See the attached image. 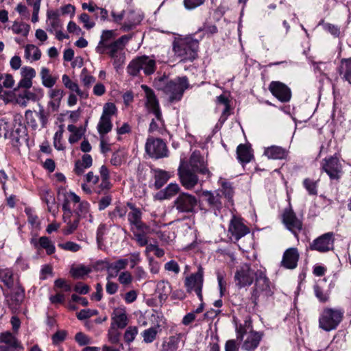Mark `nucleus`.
<instances>
[{"label": "nucleus", "mask_w": 351, "mask_h": 351, "mask_svg": "<svg viewBox=\"0 0 351 351\" xmlns=\"http://www.w3.org/2000/svg\"><path fill=\"white\" fill-rule=\"evenodd\" d=\"M127 213V209L125 207L116 206L113 211L110 213L109 215L111 219L117 218H123Z\"/></svg>", "instance_id": "obj_61"}, {"label": "nucleus", "mask_w": 351, "mask_h": 351, "mask_svg": "<svg viewBox=\"0 0 351 351\" xmlns=\"http://www.w3.org/2000/svg\"><path fill=\"white\" fill-rule=\"evenodd\" d=\"M272 294V287L269 278L266 276L265 271L258 269L250 300L254 305H257L258 302L267 300Z\"/></svg>", "instance_id": "obj_3"}, {"label": "nucleus", "mask_w": 351, "mask_h": 351, "mask_svg": "<svg viewBox=\"0 0 351 351\" xmlns=\"http://www.w3.org/2000/svg\"><path fill=\"white\" fill-rule=\"evenodd\" d=\"M29 25L24 23H14L12 25V31L17 34L27 36L29 31Z\"/></svg>", "instance_id": "obj_52"}, {"label": "nucleus", "mask_w": 351, "mask_h": 351, "mask_svg": "<svg viewBox=\"0 0 351 351\" xmlns=\"http://www.w3.org/2000/svg\"><path fill=\"white\" fill-rule=\"evenodd\" d=\"M154 116L155 119H152L148 131L150 133H158L163 135L166 132V128L162 115L158 113Z\"/></svg>", "instance_id": "obj_27"}, {"label": "nucleus", "mask_w": 351, "mask_h": 351, "mask_svg": "<svg viewBox=\"0 0 351 351\" xmlns=\"http://www.w3.org/2000/svg\"><path fill=\"white\" fill-rule=\"evenodd\" d=\"M204 283V271L203 269L199 267L196 273L192 274L186 277L184 280V286L187 292L191 293L195 291L199 300L202 302V287Z\"/></svg>", "instance_id": "obj_7"}, {"label": "nucleus", "mask_w": 351, "mask_h": 351, "mask_svg": "<svg viewBox=\"0 0 351 351\" xmlns=\"http://www.w3.org/2000/svg\"><path fill=\"white\" fill-rule=\"evenodd\" d=\"M313 291L315 297L320 302L325 303L328 301L330 295L328 291H326L321 286L316 284L313 286Z\"/></svg>", "instance_id": "obj_49"}, {"label": "nucleus", "mask_w": 351, "mask_h": 351, "mask_svg": "<svg viewBox=\"0 0 351 351\" xmlns=\"http://www.w3.org/2000/svg\"><path fill=\"white\" fill-rule=\"evenodd\" d=\"M0 280L8 288L11 289L14 284L12 271L8 268L0 269Z\"/></svg>", "instance_id": "obj_41"}, {"label": "nucleus", "mask_w": 351, "mask_h": 351, "mask_svg": "<svg viewBox=\"0 0 351 351\" xmlns=\"http://www.w3.org/2000/svg\"><path fill=\"white\" fill-rule=\"evenodd\" d=\"M0 136H3L5 138H12L15 139L16 142L19 141V138L15 136L12 132L10 131V125L8 123L3 120H0Z\"/></svg>", "instance_id": "obj_47"}, {"label": "nucleus", "mask_w": 351, "mask_h": 351, "mask_svg": "<svg viewBox=\"0 0 351 351\" xmlns=\"http://www.w3.org/2000/svg\"><path fill=\"white\" fill-rule=\"evenodd\" d=\"M258 270L252 269L249 264L241 265L235 271L234 282L239 289L250 286L256 280Z\"/></svg>", "instance_id": "obj_5"}, {"label": "nucleus", "mask_w": 351, "mask_h": 351, "mask_svg": "<svg viewBox=\"0 0 351 351\" xmlns=\"http://www.w3.org/2000/svg\"><path fill=\"white\" fill-rule=\"evenodd\" d=\"M343 313V311L340 309L330 308L324 309L319 319L320 328L326 331L335 329L341 322Z\"/></svg>", "instance_id": "obj_4"}, {"label": "nucleus", "mask_w": 351, "mask_h": 351, "mask_svg": "<svg viewBox=\"0 0 351 351\" xmlns=\"http://www.w3.org/2000/svg\"><path fill=\"white\" fill-rule=\"evenodd\" d=\"M138 333V329L135 326H130L124 333V339L128 343L132 342Z\"/></svg>", "instance_id": "obj_57"}, {"label": "nucleus", "mask_w": 351, "mask_h": 351, "mask_svg": "<svg viewBox=\"0 0 351 351\" xmlns=\"http://www.w3.org/2000/svg\"><path fill=\"white\" fill-rule=\"evenodd\" d=\"M128 324V317L125 310L116 309L114 311L112 325L117 328H123Z\"/></svg>", "instance_id": "obj_34"}, {"label": "nucleus", "mask_w": 351, "mask_h": 351, "mask_svg": "<svg viewBox=\"0 0 351 351\" xmlns=\"http://www.w3.org/2000/svg\"><path fill=\"white\" fill-rule=\"evenodd\" d=\"M282 221L286 227L294 234L302 228V221L296 217L295 213L291 208H286L282 215Z\"/></svg>", "instance_id": "obj_16"}, {"label": "nucleus", "mask_w": 351, "mask_h": 351, "mask_svg": "<svg viewBox=\"0 0 351 351\" xmlns=\"http://www.w3.org/2000/svg\"><path fill=\"white\" fill-rule=\"evenodd\" d=\"M203 201L206 202L210 209L214 211L215 215H218L221 209L223 208V203L221 202V195L217 191H204L202 193Z\"/></svg>", "instance_id": "obj_17"}, {"label": "nucleus", "mask_w": 351, "mask_h": 351, "mask_svg": "<svg viewBox=\"0 0 351 351\" xmlns=\"http://www.w3.org/2000/svg\"><path fill=\"white\" fill-rule=\"evenodd\" d=\"M299 257L300 254L298 249L290 247L284 252L281 264L287 269H295L298 265Z\"/></svg>", "instance_id": "obj_19"}, {"label": "nucleus", "mask_w": 351, "mask_h": 351, "mask_svg": "<svg viewBox=\"0 0 351 351\" xmlns=\"http://www.w3.org/2000/svg\"><path fill=\"white\" fill-rule=\"evenodd\" d=\"M146 153L155 159H159L168 156V149L165 143L160 138L149 137L145 146Z\"/></svg>", "instance_id": "obj_6"}, {"label": "nucleus", "mask_w": 351, "mask_h": 351, "mask_svg": "<svg viewBox=\"0 0 351 351\" xmlns=\"http://www.w3.org/2000/svg\"><path fill=\"white\" fill-rule=\"evenodd\" d=\"M90 272V269L85 266H80L72 268L71 270V275L75 278H80Z\"/></svg>", "instance_id": "obj_54"}, {"label": "nucleus", "mask_w": 351, "mask_h": 351, "mask_svg": "<svg viewBox=\"0 0 351 351\" xmlns=\"http://www.w3.org/2000/svg\"><path fill=\"white\" fill-rule=\"evenodd\" d=\"M128 263L129 261L126 258H121L113 263H108L106 267L108 272L107 279L117 276L119 271L126 268Z\"/></svg>", "instance_id": "obj_25"}, {"label": "nucleus", "mask_w": 351, "mask_h": 351, "mask_svg": "<svg viewBox=\"0 0 351 351\" xmlns=\"http://www.w3.org/2000/svg\"><path fill=\"white\" fill-rule=\"evenodd\" d=\"M72 216L73 215H63V221L66 224L62 230L63 234L65 235H69L74 232L79 226L80 218L75 217V218L72 219Z\"/></svg>", "instance_id": "obj_35"}, {"label": "nucleus", "mask_w": 351, "mask_h": 351, "mask_svg": "<svg viewBox=\"0 0 351 351\" xmlns=\"http://www.w3.org/2000/svg\"><path fill=\"white\" fill-rule=\"evenodd\" d=\"M93 164V158L89 154H84L82 157V160H78L75 162L74 171L77 175H82L81 169L80 165H84V167H90Z\"/></svg>", "instance_id": "obj_43"}, {"label": "nucleus", "mask_w": 351, "mask_h": 351, "mask_svg": "<svg viewBox=\"0 0 351 351\" xmlns=\"http://www.w3.org/2000/svg\"><path fill=\"white\" fill-rule=\"evenodd\" d=\"M25 118L27 124L32 130H36L38 128L36 111L27 110L25 112Z\"/></svg>", "instance_id": "obj_46"}, {"label": "nucleus", "mask_w": 351, "mask_h": 351, "mask_svg": "<svg viewBox=\"0 0 351 351\" xmlns=\"http://www.w3.org/2000/svg\"><path fill=\"white\" fill-rule=\"evenodd\" d=\"M338 72L343 81L351 84V58H343L341 60Z\"/></svg>", "instance_id": "obj_28"}, {"label": "nucleus", "mask_w": 351, "mask_h": 351, "mask_svg": "<svg viewBox=\"0 0 351 351\" xmlns=\"http://www.w3.org/2000/svg\"><path fill=\"white\" fill-rule=\"evenodd\" d=\"M37 119H39L42 128H46L49 120L50 110H45L44 107L39 105L38 111H36Z\"/></svg>", "instance_id": "obj_42"}, {"label": "nucleus", "mask_w": 351, "mask_h": 351, "mask_svg": "<svg viewBox=\"0 0 351 351\" xmlns=\"http://www.w3.org/2000/svg\"><path fill=\"white\" fill-rule=\"evenodd\" d=\"M80 79L84 86L88 88L95 82V77L88 74L86 69H83L80 74Z\"/></svg>", "instance_id": "obj_55"}, {"label": "nucleus", "mask_w": 351, "mask_h": 351, "mask_svg": "<svg viewBox=\"0 0 351 351\" xmlns=\"http://www.w3.org/2000/svg\"><path fill=\"white\" fill-rule=\"evenodd\" d=\"M262 337L263 333L254 332L250 329L246 339L243 342L242 348L247 351L254 350L259 345Z\"/></svg>", "instance_id": "obj_24"}, {"label": "nucleus", "mask_w": 351, "mask_h": 351, "mask_svg": "<svg viewBox=\"0 0 351 351\" xmlns=\"http://www.w3.org/2000/svg\"><path fill=\"white\" fill-rule=\"evenodd\" d=\"M0 351L23 350L21 341L10 331L0 333Z\"/></svg>", "instance_id": "obj_12"}, {"label": "nucleus", "mask_w": 351, "mask_h": 351, "mask_svg": "<svg viewBox=\"0 0 351 351\" xmlns=\"http://www.w3.org/2000/svg\"><path fill=\"white\" fill-rule=\"evenodd\" d=\"M127 206L130 209L128 213V220L130 225V230L136 229L138 231L147 232L149 227L142 220V211L131 202L127 203Z\"/></svg>", "instance_id": "obj_9"}, {"label": "nucleus", "mask_w": 351, "mask_h": 351, "mask_svg": "<svg viewBox=\"0 0 351 351\" xmlns=\"http://www.w3.org/2000/svg\"><path fill=\"white\" fill-rule=\"evenodd\" d=\"M79 19L84 24V27L88 29L93 28L95 25L86 13H82Z\"/></svg>", "instance_id": "obj_64"}, {"label": "nucleus", "mask_w": 351, "mask_h": 351, "mask_svg": "<svg viewBox=\"0 0 351 351\" xmlns=\"http://www.w3.org/2000/svg\"><path fill=\"white\" fill-rule=\"evenodd\" d=\"M140 56L133 59L127 66V72L132 76H137L141 69L142 64L140 60Z\"/></svg>", "instance_id": "obj_44"}, {"label": "nucleus", "mask_w": 351, "mask_h": 351, "mask_svg": "<svg viewBox=\"0 0 351 351\" xmlns=\"http://www.w3.org/2000/svg\"><path fill=\"white\" fill-rule=\"evenodd\" d=\"M59 16L60 14L58 11L47 12V31L53 33L55 31L62 28V23Z\"/></svg>", "instance_id": "obj_26"}, {"label": "nucleus", "mask_w": 351, "mask_h": 351, "mask_svg": "<svg viewBox=\"0 0 351 351\" xmlns=\"http://www.w3.org/2000/svg\"><path fill=\"white\" fill-rule=\"evenodd\" d=\"M319 180L315 181L310 178H305L303 180V186L310 195H317V186Z\"/></svg>", "instance_id": "obj_48"}, {"label": "nucleus", "mask_w": 351, "mask_h": 351, "mask_svg": "<svg viewBox=\"0 0 351 351\" xmlns=\"http://www.w3.org/2000/svg\"><path fill=\"white\" fill-rule=\"evenodd\" d=\"M264 155L268 159L282 160L287 158L288 151L280 146L271 145L264 149Z\"/></svg>", "instance_id": "obj_23"}, {"label": "nucleus", "mask_w": 351, "mask_h": 351, "mask_svg": "<svg viewBox=\"0 0 351 351\" xmlns=\"http://www.w3.org/2000/svg\"><path fill=\"white\" fill-rule=\"evenodd\" d=\"M178 175L182 185L186 189H192L198 182V178L195 172H193L187 167L180 166Z\"/></svg>", "instance_id": "obj_15"}, {"label": "nucleus", "mask_w": 351, "mask_h": 351, "mask_svg": "<svg viewBox=\"0 0 351 351\" xmlns=\"http://www.w3.org/2000/svg\"><path fill=\"white\" fill-rule=\"evenodd\" d=\"M154 85L156 88L169 95L171 102L181 100L184 91L189 87V80L186 76L169 80L167 76L163 75L155 79Z\"/></svg>", "instance_id": "obj_1"}, {"label": "nucleus", "mask_w": 351, "mask_h": 351, "mask_svg": "<svg viewBox=\"0 0 351 351\" xmlns=\"http://www.w3.org/2000/svg\"><path fill=\"white\" fill-rule=\"evenodd\" d=\"M114 37V32L112 30H104L102 32L100 40L97 46L96 52L99 54L105 53V47L109 45L110 40Z\"/></svg>", "instance_id": "obj_33"}, {"label": "nucleus", "mask_w": 351, "mask_h": 351, "mask_svg": "<svg viewBox=\"0 0 351 351\" xmlns=\"http://www.w3.org/2000/svg\"><path fill=\"white\" fill-rule=\"evenodd\" d=\"M269 90L281 102H288L291 99V92L290 88L280 82H271L269 85Z\"/></svg>", "instance_id": "obj_14"}, {"label": "nucleus", "mask_w": 351, "mask_h": 351, "mask_svg": "<svg viewBox=\"0 0 351 351\" xmlns=\"http://www.w3.org/2000/svg\"><path fill=\"white\" fill-rule=\"evenodd\" d=\"M180 186L176 183H170L165 189L159 191L156 196L159 199H169L180 191Z\"/></svg>", "instance_id": "obj_37"}, {"label": "nucleus", "mask_w": 351, "mask_h": 351, "mask_svg": "<svg viewBox=\"0 0 351 351\" xmlns=\"http://www.w3.org/2000/svg\"><path fill=\"white\" fill-rule=\"evenodd\" d=\"M143 16L134 11L125 12V22L121 29L123 32H128L141 23Z\"/></svg>", "instance_id": "obj_22"}, {"label": "nucleus", "mask_w": 351, "mask_h": 351, "mask_svg": "<svg viewBox=\"0 0 351 351\" xmlns=\"http://www.w3.org/2000/svg\"><path fill=\"white\" fill-rule=\"evenodd\" d=\"M146 95V107L149 112L154 114H162L158 100L157 99L154 91L145 85H143Z\"/></svg>", "instance_id": "obj_20"}, {"label": "nucleus", "mask_w": 351, "mask_h": 351, "mask_svg": "<svg viewBox=\"0 0 351 351\" xmlns=\"http://www.w3.org/2000/svg\"><path fill=\"white\" fill-rule=\"evenodd\" d=\"M58 247L61 249L72 252H76L81 249V246L73 241H67L64 243H59Z\"/></svg>", "instance_id": "obj_59"}, {"label": "nucleus", "mask_w": 351, "mask_h": 351, "mask_svg": "<svg viewBox=\"0 0 351 351\" xmlns=\"http://www.w3.org/2000/svg\"><path fill=\"white\" fill-rule=\"evenodd\" d=\"M197 199L195 196L187 193H181L173 202V207L178 213H192L197 205Z\"/></svg>", "instance_id": "obj_10"}, {"label": "nucleus", "mask_w": 351, "mask_h": 351, "mask_svg": "<svg viewBox=\"0 0 351 351\" xmlns=\"http://www.w3.org/2000/svg\"><path fill=\"white\" fill-rule=\"evenodd\" d=\"M183 334L176 333L162 339L160 351H177Z\"/></svg>", "instance_id": "obj_21"}, {"label": "nucleus", "mask_w": 351, "mask_h": 351, "mask_svg": "<svg viewBox=\"0 0 351 351\" xmlns=\"http://www.w3.org/2000/svg\"><path fill=\"white\" fill-rule=\"evenodd\" d=\"M39 75L43 86L51 88L56 84L58 77L53 76L48 68L42 67Z\"/></svg>", "instance_id": "obj_29"}, {"label": "nucleus", "mask_w": 351, "mask_h": 351, "mask_svg": "<svg viewBox=\"0 0 351 351\" xmlns=\"http://www.w3.org/2000/svg\"><path fill=\"white\" fill-rule=\"evenodd\" d=\"M322 169L331 180H339L343 173L342 165L336 156L324 158Z\"/></svg>", "instance_id": "obj_11"}, {"label": "nucleus", "mask_w": 351, "mask_h": 351, "mask_svg": "<svg viewBox=\"0 0 351 351\" xmlns=\"http://www.w3.org/2000/svg\"><path fill=\"white\" fill-rule=\"evenodd\" d=\"M228 232L231 235L230 239H234L236 242L248 234L250 229L243 224L241 219L234 215L230 221Z\"/></svg>", "instance_id": "obj_13"}, {"label": "nucleus", "mask_w": 351, "mask_h": 351, "mask_svg": "<svg viewBox=\"0 0 351 351\" xmlns=\"http://www.w3.org/2000/svg\"><path fill=\"white\" fill-rule=\"evenodd\" d=\"M131 231L133 232L135 240L140 246H145L147 245L148 239L146 237V234L149 232V230L147 232H143L138 231L136 229H134Z\"/></svg>", "instance_id": "obj_53"}, {"label": "nucleus", "mask_w": 351, "mask_h": 351, "mask_svg": "<svg viewBox=\"0 0 351 351\" xmlns=\"http://www.w3.org/2000/svg\"><path fill=\"white\" fill-rule=\"evenodd\" d=\"M171 293V287L168 282L161 280L157 283L156 294L158 295L160 302H165Z\"/></svg>", "instance_id": "obj_30"}, {"label": "nucleus", "mask_w": 351, "mask_h": 351, "mask_svg": "<svg viewBox=\"0 0 351 351\" xmlns=\"http://www.w3.org/2000/svg\"><path fill=\"white\" fill-rule=\"evenodd\" d=\"M154 172V186L156 189L162 187L170 178V173L162 169H155Z\"/></svg>", "instance_id": "obj_38"}, {"label": "nucleus", "mask_w": 351, "mask_h": 351, "mask_svg": "<svg viewBox=\"0 0 351 351\" xmlns=\"http://www.w3.org/2000/svg\"><path fill=\"white\" fill-rule=\"evenodd\" d=\"M24 297L25 290L20 285H17V287L14 289V290L10 295L11 300L16 306L20 305L22 303Z\"/></svg>", "instance_id": "obj_45"}, {"label": "nucleus", "mask_w": 351, "mask_h": 351, "mask_svg": "<svg viewBox=\"0 0 351 351\" xmlns=\"http://www.w3.org/2000/svg\"><path fill=\"white\" fill-rule=\"evenodd\" d=\"M117 112V108L113 103H106L103 108L101 116L112 119V116Z\"/></svg>", "instance_id": "obj_56"}, {"label": "nucleus", "mask_w": 351, "mask_h": 351, "mask_svg": "<svg viewBox=\"0 0 351 351\" xmlns=\"http://www.w3.org/2000/svg\"><path fill=\"white\" fill-rule=\"evenodd\" d=\"M21 77L32 81V79L36 76V71L34 68L30 66H23L21 70Z\"/></svg>", "instance_id": "obj_60"}, {"label": "nucleus", "mask_w": 351, "mask_h": 351, "mask_svg": "<svg viewBox=\"0 0 351 351\" xmlns=\"http://www.w3.org/2000/svg\"><path fill=\"white\" fill-rule=\"evenodd\" d=\"M199 41L191 36L177 38L173 43V50L175 54L182 60L192 61L197 56Z\"/></svg>", "instance_id": "obj_2"}, {"label": "nucleus", "mask_w": 351, "mask_h": 351, "mask_svg": "<svg viewBox=\"0 0 351 351\" xmlns=\"http://www.w3.org/2000/svg\"><path fill=\"white\" fill-rule=\"evenodd\" d=\"M220 192L221 193V196L223 195L229 202H232L234 190L230 183L226 182H222Z\"/></svg>", "instance_id": "obj_51"}, {"label": "nucleus", "mask_w": 351, "mask_h": 351, "mask_svg": "<svg viewBox=\"0 0 351 351\" xmlns=\"http://www.w3.org/2000/svg\"><path fill=\"white\" fill-rule=\"evenodd\" d=\"M41 57V51L34 45H27L25 47V58L32 61L38 60Z\"/></svg>", "instance_id": "obj_39"}, {"label": "nucleus", "mask_w": 351, "mask_h": 351, "mask_svg": "<svg viewBox=\"0 0 351 351\" xmlns=\"http://www.w3.org/2000/svg\"><path fill=\"white\" fill-rule=\"evenodd\" d=\"M132 276L130 274V272L125 271L121 272V274L119 276L118 280L119 282L123 285H128L131 284L132 282Z\"/></svg>", "instance_id": "obj_63"}, {"label": "nucleus", "mask_w": 351, "mask_h": 351, "mask_svg": "<svg viewBox=\"0 0 351 351\" xmlns=\"http://www.w3.org/2000/svg\"><path fill=\"white\" fill-rule=\"evenodd\" d=\"M335 234L332 232H326L314 239L309 245V248L320 253H326L334 249Z\"/></svg>", "instance_id": "obj_8"}, {"label": "nucleus", "mask_w": 351, "mask_h": 351, "mask_svg": "<svg viewBox=\"0 0 351 351\" xmlns=\"http://www.w3.org/2000/svg\"><path fill=\"white\" fill-rule=\"evenodd\" d=\"M31 243L33 244L36 248H38L40 247L45 249L48 255L53 254L56 250L53 243L47 237H41L38 241L36 239H32Z\"/></svg>", "instance_id": "obj_31"}, {"label": "nucleus", "mask_w": 351, "mask_h": 351, "mask_svg": "<svg viewBox=\"0 0 351 351\" xmlns=\"http://www.w3.org/2000/svg\"><path fill=\"white\" fill-rule=\"evenodd\" d=\"M90 204L86 201L80 202L77 208L75 210L76 217L80 219L81 217H85L86 214L88 213Z\"/></svg>", "instance_id": "obj_58"}, {"label": "nucleus", "mask_w": 351, "mask_h": 351, "mask_svg": "<svg viewBox=\"0 0 351 351\" xmlns=\"http://www.w3.org/2000/svg\"><path fill=\"white\" fill-rule=\"evenodd\" d=\"M97 130L101 136H103L111 131L112 128V120L110 118L101 116L100 120L97 124Z\"/></svg>", "instance_id": "obj_40"}, {"label": "nucleus", "mask_w": 351, "mask_h": 351, "mask_svg": "<svg viewBox=\"0 0 351 351\" xmlns=\"http://www.w3.org/2000/svg\"><path fill=\"white\" fill-rule=\"evenodd\" d=\"M141 63L142 64L141 70L145 75H150L153 74L156 69V61L147 56H140Z\"/></svg>", "instance_id": "obj_36"}, {"label": "nucleus", "mask_w": 351, "mask_h": 351, "mask_svg": "<svg viewBox=\"0 0 351 351\" xmlns=\"http://www.w3.org/2000/svg\"><path fill=\"white\" fill-rule=\"evenodd\" d=\"M237 158L241 163H248L253 158L252 151L250 146L241 144L237 149Z\"/></svg>", "instance_id": "obj_32"}, {"label": "nucleus", "mask_w": 351, "mask_h": 351, "mask_svg": "<svg viewBox=\"0 0 351 351\" xmlns=\"http://www.w3.org/2000/svg\"><path fill=\"white\" fill-rule=\"evenodd\" d=\"M189 165L193 171L210 177V171L206 167L204 159L201 156L199 152L195 151L191 154L189 159Z\"/></svg>", "instance_id": "obj_18"}, {"label": "nucleus", "mask_w": 351, "mask_h": 351, "mask_svg": "<svg viewBox=\"0 0 351 351\" xmlns=\"http://www.w3.org/2000/svg\"><path fill=\"white\" fill-rule=\"evenodd\" d=\"M157 334V328L156 327H151L143 330L141 333V335L145 343H151L156 339Z\"/></svg>", "instance_id": "obj_50"}, {"label": "nucleus", "mask_w": 351, "mask_h": 351, "mask_svg": "<svg viewBox=\"0 0 351 351\" xmlns=\"http://www.w3.org/2000/svg\"><path fill=\"white\" fill-rule=\"evenodd\" d=\"M63 134V129L62 128L58 130L53 136V145L58 150H63L64 147L62 144L61 140Z\"/></svg>", "instance_id": "obj_62"}]
</instances>
